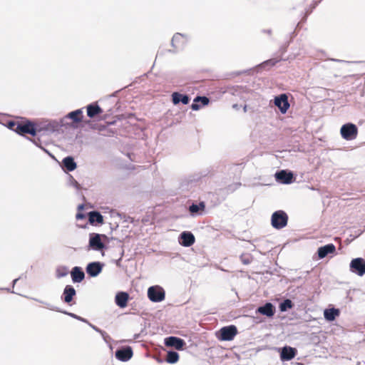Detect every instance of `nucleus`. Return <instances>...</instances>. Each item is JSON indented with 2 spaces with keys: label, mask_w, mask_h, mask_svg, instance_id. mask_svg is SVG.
Masks as SVG:
<instances>
[{
  "label": "nucleus",
  "mask_w": 365,
  "mask_h": 365,
  "mask_svg": "<svg viewBox=\"0 0 365 365\" xmlns=\"http://www.w3.org/2000/svg\"><path fill=\"white\" fill-rule=\"evenodd\" d=\"M274 104L279 108L282 113H285L289 108L288 97L286 94H281L274 98Z\"/></svg>",
  "instance_id": "nucleus-7"
},
{
  "label": "nucleus",
  "mask_w": 365,
  "mask_h": 365,
  "mask_svg": "<svg viewBox=\"0 0 365 365\" xmlns=\"http://www.w3.org/2000/svg\"><path fill=\"white\" fill-rule=\"evenodd\" d=\"M88 220L91 224L98 222L99 224L103 223V217L102 215L96 211H92L88 213Z\"/></svg>",
  "instance_id": "nucleus-26"
},
{
  "label": "nucleus",
  "mask_w": 365,
  "mask_h": 365,
  "mask_svg": "<svg viewBox=\"0 0 365 365\" xmlns=\"http://www.w3.org/2000/svg\"><path fill=\"white\" fill-rule=\"evenodd\" d=\"M102 119H103V120L106 119V115H104L102 117Z\"/></svg>",
  "instance_id": "nucleus-33"
},
{
  "label": "nucleus",
  "mask_w": 365,
  "mask_h": 365,
  "mask_svg": "<svg viewBox=\"0 0 365 365\" xmlns=\"http://www.w3.org/2000/svg\"><path fill=\"white\" fill-rule=\"evenodd\" d=\"M172 101L173 104L177 105L182 102L184 105H187L190 102V98L187 95H182L178 92H174L172 94Z\"/></svg>",
  "instance_id": "nucleus-22"
},
{
  "label": "nucleus",
  "mask_w": 365,
  "mask_h": 365,
  "mask_svg": "<svg viewBox=\"0 0 365 365\" xmlns=\"http://www.w3.org/2000/svg\"><path fill=\"white\" fill-rule=\"evenodd\" d=\"M16 133L20 135L30 134L32 136H35L37 132L40 131L36 125L31 121L20 122L19 125H17Z\"/></svg>",
  "instance_id": "nucleus-4"
},
{
  "label": "nucleus",
  "mask_w": 365,
  "mask_h": 365,
  "mask_svg": "<svg viewBox=\"0 0 365 365\" xmlns=\"http://www.w3.org/2000/svg\"><path fill=\"white\" fill-rule=\"evenodd\" d=\"M115 357L121 361H127L133 356V350L131 347L126 346L115 351Z\"/></svg>",
  "instance_id": "nucleus-10"
},
{
  "label": "nucleus",
  "mask_w": 365,
  "mask_h": 365,
  "mask_svg": "<svg viewBox=\"0 0 365 365\" xmlns=\"http://www.w3.org/2000/svg\"><path fill=\"white\" fill-rule=\"evenodd\" d=\"M195 238L190 232H183L180 236V244L184 247H190L195 243Z\"/></svg>",
  "instance_id": "nucleus-11"
},
{
  "label": "nucleus",
  "mask_w": 365,
  "mask_h": 365,
  "mask_svg": "<svg viewBox=\"0 0 365 365\" xmlns=\"http://www.w3.org/2000/svg\"><path fill=\"white\" fill-rule=\"evenodd\" d=\"M339 314V311L334 308L326 309L324 313L325 319L329 321L334 320L336 317H337Z\"/></svg>",
  "instance_id": "nucleus-27"
},
{
  "label": "nucleus",
  "mask_w": 365,
  "mask_h": 365,
  "mask_svg": "<svg viewBox=\"0 0 365 365\" xmlns=\"http://www.w3.org/2000/svg\"><path fill=\"white\" fill-rule=\"evenodd\" d=\"M19 123L20 122H15V121H9L8 123V127L9 128H10L11 130H14L15 132L17 131V125H19Z\"/></svg>",
  "instance_id": "nucleus-31"
},
{
  "label": "nucleus",
  "mask_w": 365,
  "mask_h": 365,
  "mask_svg": "<svg viewBox=\"0 0 365 365\" xmlns=\"http://www.w3.org/2000/svg\"><path fill=\"white\" fill-rule=\"evenodd\" d=\"M292 303L291 300L287 299L284 302V303L281 304L280 309L282 311H285L287 308H292Z\"/></svg>",
  "instance_id": "nucleus-30"
},
{
  "label": "nucleus",
  "mask_w": 365,
  "mask_h": 365,
  "mask_svg": "<svg viewBox=\"0 0 365 365\" xmlns=\"http://www.w3.org/2000/svg\"><path fill=\"white\" fill-rule=\"evenodd\" d=\"M66 118L71 119L74 123L82 122L83 118L82 109H77L68 113Z\"/></svg>",
  "instance_id": "nucleus-23"
},
{
  "label": "nucleus",
  "mask_w": 365,
  "mask_h": 365,
  "mask_svg": "<svg viewBox=\"0 0 365 365\" xmlns=\"http://www.w3.org/2000/svg\"><path fill=\"white\" fill-rule=\"evenodd\" d=\"M62 163H63V167L68 171H73L77 167L76 163H75L73 158H72L71 156H68V157H66L65 158H63Z\"/></svg>",
  "instance_id": "nucleus-25"
},
{
  "label": "nucleus",
  "mask_w": 365,
  "mask_h": 365,
  "mask_svg": "<svg viewBox=\"0 0 365 365\" xmlns=\"http://www.w3.org/2000/svg\"><path fill=\"white\" fill-rule=\"evenodd\" d=\"M171 43L174 48L181 49L185 46V39L180 34H176L173 36Z\"/></svg>",
  "instance_id": "nucleus-20"
},
{
  "label": "nucleus",
  "mask_w": 365,
  "mask_h": 365,
  "mask_svg": "<svg viewBox=\"0 0 365 365\" xmlns=\"http://www.w3.org/2000/svg\"><path fill=\"white\" fill-rule=\"evenodd\" d=\"M165 344L167 346L174 347L177 350H182L185 345V342L180 338L169 336L165 339Z\"/></svg>",
  "instance_id": "nucleus-8"
},
{
  "label": "nucleus",
  "mask_w": 365,
  "mask_h": 365,
  "mask_svg": "<svg viewBox=\"0 0 365 365\" xmlns=\"http://www.w3.org/2000/svg\"><path fill=\"white\" fill-rule=\"evenodd\" d=\"M76 292L71 285H66L63 293V301L67 304H71Z\"/></svg>",
  "instance_id": "nucleus-16"
},
{
  "label": "nucleus",
  "mask_w": 365,
  "mask_h": 365,
  "mask_svg": "<svg viewBox=\"0 0 365 365\" xmlns=\"http://www.w3.org/2000/svg\"><path fill=\"white\" fill-rule=\"evenodd\" d=\"M89 246L94 250H101L104 248L105 245L101 242V235L96 233L90 235Z\"/></svg>",
  "instance_id": "nucleus-9"
},
{
  "label": "nucleus",
  "mask_w": 365,
  "mask_h": 365,
  "mask_svg": "<svg viewBox=\"0 0 365 365\" xmlns=\"http://www.w3.org/2000/svg\"><path fill=\"white\" fill-rule=\"evenodd\" d=\"M102 270V265L100 262L89 263L86 267L87 273L91 277L97 276Z\"/></svg>",
  "instance_id": "nucleus-18"
},
{
  "label": "nucleus",
  "mask_w": 365,
  "mask_h": 365,
  "mask_svg": "<svg viewBox=\"0 0 365 365\" xmlns=\"http://www.w3.org/2000/svg\"><path fill=\"white\" fill-rule=\"evenodd\" d=\"M148 297L153 302H160L165 299L164 289L160 286H153L148 288Z\"/></svg>",
  "instance_id": "nucleus-5"
},
{
  "label": "nucleus",
  "mask_w": 365,
  "mask_h": 365,
  "mask_svg": "<svg viewBox=\"0 0 365 365\" xmlns=\"http://www.w3.org/2000/svg\"><path fill=\"white\" fill-rule=\"evenodd\" d=\"M179 359V354L175 351H168L166 356L167 362L170 364L176 363Z\"/></svg>",
  "instance_id": "nucleus-28"
},
{
  "label": "nucleus",
  "mask_w": 365,
  "mask_h": 365,
  "mask_svg": "<svg viewBox=\"0 0 365 365\" xmlns=\"http://www.w3.org/2000/svg\"><path fill=\"white\" fill-rule=\"evenodd\" d=\"M198 102H200L202 106H206L209 103L210 100L206 96H197L194 99V103L191 105V108L193 110H197L200 108V106L197 104Z\"/></svg>",
  "instance_id": "nucleus-24"
},
{
  "label": "nucleus",
  "mask_w": 365,
  "mask_h": 365,
  "mask_svg": "<svg viewBox=\"0 0 365 365\" xmlns=\"http://www.w3.org/2000/svg\"><path fill=\"white\" fill-rule=\"evenodd\" d=\"M129 294L127 292H118L115 297V304L120 308H125L128 305Z\"/></svg>",
  "instance_id": "nucleus-15"
},
{
  "label": "nucleus",
  "mask_w": 365,
  "mask_h": 365,
  "mask_svg": "<svg viewBox=\"0 0 365 365\" xmlns=\"http://www.w3.org/2000/svg\"><path fill=\"white\" fill-rule=\"evenodd\" d=\"M341 137L346 140H352L358 135V128L355 124L349 123L343 125L340 129Z\"/></svg>",
  "instance_id": "nucleus-3"
},
{
  "label": "nucleus",
  "mask_w": 365,
  "mask_h": 365,
  "mask_svg": "<svg viewBox=\"0 0 365 365\" xmlns=\"http://www.w3.org/2000/svg\"><path fill=\"white\" fill-rule=\"evenodd\" d=\"M257 312L268 317H271L275 313V308L272 304L268 302L266 303L264 306L259 307L257 309Z\"/></svg>",
  "instance_id": "nucleus-17"
},
{
  "label": "nucleus",
  "mask_w": 365,
  "mask_h": 365,
  "mask_svg": "<svg viewBox=\"0 0 365 365\" xmlns=\"http://www.w3.org/2000/svg\"><path fill=\"white\" fill-rule=\"evenodd\" d=\"M237 333V329L235 325L226 326L219 330L217 337L221 341H232Z\"/></svg>",
  "instance_id": "nucleus-2"
},
{
  "label": "nucleus",
  "mask_w": 365,
  "mask_h": 365,
  "mask_svg": "<svg viewBox=\"0 0 365 365\" xmlns=\"http://www.w3.org/2000/svg\"><path fill=\"white\" fill-rule=\"evenodd\" d=\"M350 269L359 276L365 274V260L363 258H356L350 263Z\"/></svg>",
  "instance_id": "nucleus-6"
},
{
  "label": "nucleus",
  "mask_w": 365,
  "mask_h": 365,
  "mask_svg": "<svg viewBox=\"0 0 365 365\" xmlns=\"http://www.w3.org/2000/svg\"><path fill=\"white\" fill-rule=\"evenodd\" d=\"M87 115L90 118H95L101 115L103 112V109L97 103H93L86 106Z\"/></svg>",
  "instance_id": "nucleus-12"
},
{
  "label": "nucleus",
  "mask_w": 365,
  "mask_h": 365,
  "mask_svg": "<svg viewBox=\"0 0 365 365\" xmlns=\"http://www.w3.org/2000/svg\"><path fill=\"white\" fill-rule=\"evenodd\" d=\"M243 262H244L245 264H248V263H249V261H243Z\"/></svg>",
  "instance_id": "nucleus-34"
},
{
  "label": "nucleus",
  "mask_w": 365,
  "mask_h": 365,
  "mask_svg": "<svg viewBox=\"0 0 365 365\" xmlns=\"http://www.w3.org/2000/svg\"><path fill=\"white\" fill-rule=\"evenodd\" d=\"M275 177L277 180L288 184L292 182L293 175L292 173H288L286 170H281L276 173Z\"/></svg>",
  "instance_id": "nucleus-21"
},
{
  "label": "nucleus",
  "mask_w": 365,
  "mask_h": 365,
  "mask_svg": "<svg viewBox=\"0 0 365 365\" xmlns=\"http://www.w3.org/2000/svg\"><path fill=\"white\" fill-rule=\"evenodd\" d=\"M85 217H86V215L84 214H83V213L78 212L76 215V219L77 220L85 219Z\"/></svg>",
  "instance_id": "nucleus-32"
},
{
  "label": "nucleus",
  "mask_w": 365,
  "mask_h": 365,
  "mask_svg": "<svg viewBox=\"0 0 365 365\" xmlns=\"http://www.w3.org/2000/svg\"><path fill=\"white\" fill-rule=\"evenodd\" d=\"M288 216L287 213L282 210L274 212L271 218V223L273 227L279 230L284 227L287 225Z\"/></svg>",
  "instance_id": "nucleus-1"
},
{
  "label": "nucleus",
  "mask_w": 365,
  "mask_h": 365,
  "mask_svg": "<svg viewBox=\"0 0 365 365\" xmlns=\"http://www.w3.org/2000/svg\"><path fill=\"white\" fill-rule=\"evenodd\" d=\"M205 205L203 202H200L198 205L192 204L189 207V211L191 213H197L200 210L203 211L205 210Z\"/></svg>",
  "instance_id": "nucleus-29"
},
{
  "label": "nucleus",
  "mask_w": 365,
  "mask_h": 365,
  "mask_svg": "<svg viewBox=\"0 0 365 365\" xmlns=\"http://www.w3.org/2000/svg\"><path fill=\"white\" fill-rule=\"evenodd\" d=\"M336 252V247L334 244H328L318 249L317 253L320 259H323L329 254H334Z\"/></svg>",
  "instance_id": "nucleus-14"
},
{
  "label": "nucleus",
  "mask_w": 365,
  "mask_h": 365,
  "mask_svg": "<svg viewBox=\"0 0 365 365\" xmlns=\"http://www.w3.org/2000/svg\"><path fill=\"white\" fill-rule=\"evenodd\" d=\"M297 352L295 348L285 346L282 349L280 358L282 361H289L295 357Z\"/></svg>",
  "instance_id": "nucleus-13"
},
{
  "label": "nucleus",
  "mask_w": 365,
  "mask_h": 365,
  "mask_svg": "<svg viewBox=\"0 0 365 365\" xmlns=\"http://www.w3.org/2000/svg\"><path fill=\"white\" fill-rule=\"evenodd\" d=\"M71 275L73 282H81L85 278V274L79 267H74L71 272Z\"/></svg>",
  "instance_id": "nucleus-19"
}]
</instances>
